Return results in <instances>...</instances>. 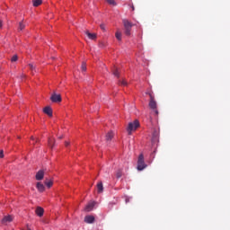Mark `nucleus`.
Here are the masks:
<instances>
[{
	"label": "nucleus",
	"instance_id": "16",
	"mask_svg": "<svg viewBox=\"0 0 230 230\" xmlns=\"http://www.w3.org/2000/svg\"><path fill=\"white\" fill-rule=\"evenodd\" d=\"M115 175L117 179H121V177H123V170L122 169L117 170V172H115Z\"/></svg>",
	"mask_w": 230,
	"mask_h": 230
},
{
	"label": "nucleus",
	"instance_id": "10",
	"mask_svg": "<svg viewBox=\"0 0 230 230\" xmlns=\"http://www.w3.org/2000/svg\"><path fill=\"white\" fill-rule=\"evenodd\" d=\"M84 222L86 224H93L94 223V217L93 216H86L84 217Z\"/></svg>",
	"mask_w": 230,
	"mask_h": 230
},
{
	"label": "nucleus",
	"instance_id": "18",
	"mask_svg": "<svg viewBox=\"0 0 230 230\" xmlns=\"http://www.w3.org/2000/svg\"><path fill=\"white\" fill-rule=\"evenodd\" d=\"M55 146V139L54 138H49V148H53Z\"/></svg>",
	"mask_w": 230,
	"mask_h": 230
},
{
	"label": "nucleus",
	"instance_id": "9",
	"mask_svg": "<svg viewBox=\"0 0 230 230\" xmlns=\"http://www.w3.org/2000/svg\"><path fill=\"white\" fill-rule=\"evenodd\" d=\"M44 179V171L40 170L37 173H36V181H42Z\"/></svg>",
	"mask_w": 230,
	"mask_h": 230
},
{
	"label": "nucleus",
	"instance_id": "5",
	"mask_svg": "<svg viewBox=\"0 0 230 230\" xmlns=\"http://www.w3.org/2000/svg\"><path fill=\"white\" fill-rule=\"evenodd\" d=\"M50 100L53 103H60L62 102V96L58 93H52Z\"/></svg>",
	"mask_w": 230,
	"mask_h": 230
},
{
	"label": "nucleus",
	"instance_id": "36",
	"mask_svg": "<svg viewBox=\"0 0 230 230\" xmlns=\"http://www.w3.org/2000/svg\"><path fill=\"white\" fill-rule=\"evenodd\" d=\"M132 10H134V6H132Z\"/></svg>",
	"mask_w": 230,
	"mask_h": 230
},
{
	"label": "nucleus",
	"instance_id": "26",
	"mask_svg": "<svg viewBox=\"0 0 230 230\" xmlns=\"http://www.w3.org/2000/svg\"><path fill=\"white\" fill-rule=\"evenodd\" d=\"M114 76H117V78H119V72L117 70V68L113 71Z\"/></svg>",
	"mask_w": 230,
	"mask_h": 230
},
{
	"label": "nucleus",
	"instance_id": "29",
	"mask_svg": "<svg viewBox=\"0 0 230 230\" xmlns=\"http://www.w3.org/2000/svg\"><path fill=\"white\" fill-rule=\"evenodd\" d=\"M119 84H120V85H127V81L123 80V81L119 82Z\"/></svg>",
	"mask_w": 230,
	"mask_h": 230
},
{
	"label": "nucleus",
	"instance_id": "25",
	"mask_svg": "<svg viewBox=\"0 0 230 230\" xmlns=\"http://www.w3.org/2000/svg\"><path fill=\"white\" fill-rule=\"evenodd\" d=\"M115 37H116V39H118L119 40H121V32H116Z\"/></svg>",
	"mask_w": 230,
	"mask_h": 230
},
{
	"label": "nucleus",
	"instance_id": "13",
	"mask_svg": "<svg viewBox=\"0 0 230 230\" xmlns=\"http://www.w3.org/2000/svg\"><path fill=\"white\" fill-rule=\"evenodd\" d=\"M36 188H37L38 191H40V193H42L46 190V187H44V184H42L40 182L37 183Z\"/></svg>",
	"mask_w": 230,
	"mask_h": 230
},
{
	"label": "nucleus",
	"instance_id": "8",
	"mask_svg": "<svg viewBox=\"0 0 230 230\" xmlns=\"http://www.w3.org/2000/svg\"><path fill=\"white\" fill-rule=\"evenodd\" d=\"M13 217H12V216H5L4 217V218L2 219V224H9V222H13Z\"/></svg>",
	"mask_w": 230,
	"mask_h": 230
},
{
	"label": "nucleus",
	"instance_id": "32",
	"mask_svg": "<svg viewBox=\"0 0 230 230\" xmlns=\"http://www.w3.org/2000/svg\"><path fill=\"white\" fill-rule=\"evenodd\" d=\"M66 146H69V142H65Z\"/></svg>",
	"mask_w": 230,
	"mask_h": 230
},
{
	"label": "nucleus",
	"instance_id": "30",
	"mask_svg": "<svg viewBox=\"0 0 230 230\" xmlns=\"http://www.w3.org/2000/svg\"><path fill=\"white\" fill-rule=\"evenodd\" d=\"M100 26H101L102 30H105V25L104 24H101Z\"/></svg>",
	"mask_w": 230,
	"mask_h": 230
},
{
	"label": "nucleus",
	"instance_id": "15",
	"mask_svg": "<svg viewBox=\"0 0 230 230\" xmlns=\"http://www.w3.org/2000/svg\"><path fill=\"white\" fill-rule=\"evenodd\" d=\"M112 137H114V132L110 131L106 134V141H112Z\"/></svg>",
	"mask_w": 230,
	"mask_h": 230
},
{
	"label": "nucleus",
	"instance_id": "33",
	"mask_svg": "<svg viewBox=\"0 0 230 230\" xmlns=\"http://www.w3.org/2000/svg\"><path fill=\"white\" fill-rule=\"evenodd\" d=\"M27 230H31V228H30V226H27Z\"/></svg>",
	"mask_w": 230,
	"mask_h": 230
},
{
	"label": "nucleus",
	"instance_id": "14",
	"mask_svg": "<svg viewBox=\"0 0 230 230\" xmlns=\"http://www.w3.org/2000/svg\"><path fill=\"white\" fill-rule=\"evenodd\" d=\"M97 191L98 193H103V182L99 181L97 183Z\"/></svg>",
	"mask_w": 230,
	"mask_h": 230
},
{
	"label": "nucleus",
	"instance_id": "27",
	"mask_svg": "<svg viewBox=\"0 0 230 230\" xmlns=\"http://www.w3.org/2000/svg\"><path fill=\"white\" fill-rule=\"evenodd\" d=\"M4 157V151L0 150V159H3Z\"/></svg>",
	"mask_w": 230,
	"mask_h": 230
},
{
	"label": "nucleus",
	"instance_id": "20",
	"mask_svg": "<svg viewBox=\"0 0 230 230\" xmlns=\"http://www.w3.org/2000/svg\"><path fill=\"white\" fill-rule=\"evenodd\" d=\"M24 28H26V25H24V23H22V22H19V30L21 31H22V30H24Z\"/></svg>",
	"mask_w": 230,
	"mask_h": 230
},
{
	"label": "nucleus",
	"instance_id": "22",
	"mask_svg": "<svg viewBox=\"0 0 230 230\" xmlns=\"http://www.w3.org/2000/svg\"><path fill=\"white\" fill-rule=\"evenodd\" d=\"M157 137H159V133L157 130H155L153 133V139H157Z\"/></svg>",
	"mask_w": 230,
	"mask_h": 230
},
{
	"label": "nucleus",
	"instance_id": "12",
	"mask_svg": "<svg viewBox=\"0 0 230 230\" xmlns=\"http://www.w3.org/2000/svg\"><path fill=\"white\" fill-rule=\"evenodd\" d=\"M85 34L87 35L88 39L91 40H96V33H91L89 31H85Z\"/></svg>",
	"mask_w": 230,
	"mask_h": 230
},
{
	"label": "nucleus",
	"instance_id": "4",
	"mask_svg": "<svg viewBox=\"0 0 230 230\" xmlns=\"http://www.w3.org/2000/svg\"><path fill=\"white\" fill-rule=\"evenodd\" d=\"M145 168H146V164H145V156L143 154H140L137 160V170L142 172V170H145Z\"/></svg>",
	"mask_w": 230,
	"mask_h": 230
},
{
	"label": "nucleus",
	"instance_id": "17",
	"mask_svg": "<svg viewBox=\"0 0 230 230\" xmlns=\"http://www.w3.org/2000/svg\"><path fill=\"white\" fill-rule=\"evenodd\" d=\"M32 4H33V6H35V7L40 6V4H42V0H33V1H32Z\"/></svg>",
	"mask_w": 230,
	"mask_h": 230
},
{
	"label": "nucleus",
	"instance_id": "21",
	"mask_svg": "<svg viewBox=\"0 0 230 230\" xmlns=\"http://www.w3.org/2000/svg\"><path fill=\"white\" fill-rule=\"evenodd\" d=\"M106 2L108 3V4H110L111 6H116V1H114V0H106Z\"/></svg>",
	"mask_w": 230,
	"mask_h": 230
},
{
	"label": "nucleus",
	"instance_id": "35",
	"mask_svg": "<svg viewBox=\"0 0 230 230\" xmlns=\"http://www.w3.org/2000/svg\"><path fill=\"white\" fill-rule=\"evenodd\" d=\"M126 202H128V199H126Z\"/></svg>",
	"mask_w": 230,
	"mask_h": 230
},
{
	"label": "nucleus",
	"instance_id": "3",
	"mask_svg": "<svg viewBox=\"0 0 230 230\" xmlns=\"http://www.w3.org/2000/svg\"><path fill=\"white\" fill-rule=\"evenodd\" d=\"M122 22L125 28V35H127L128 37L130 36V31H132V27L134 25L127 19H124Z\"/></svg>",
	"mask_w": 230,
	"mask_h": 230
},
{
	"label": "nucleus",
	"instance_id": "24",
	"mask_svg": "<svg viewBox=\"0 0 230 230\" xmlns=\"http://www.w3.org/2000/svg\"><path fill=\"white\" fill-rule=\"evenodd\" d=\"M81 69L82 71H87V65H85V63H82Z\"/></svg>",
	"mask_w": 230,
	"mask_h": 230
},
{
	"label": "nucleus",
	"instance_id": "23",
	"mask_svg": "<svg viewBox=\"0 0 230 230\" xmlns=\"http://www.w3.org/2000/svg\"><path fill=\"white\" fill-rule=\"evenodd\" d=\"M18 58L17 55H13L11 58V62H17Z\"/></svg>",
	"mask_w": 230,
	"mask_h": 230
},
{
	"label": "nucleus",
	"instance_id": "7",
	"mask_svg": "<svg viewBox=\"0 0 230 230\" xmlns=\"http://www.w3.org/2000/svg\"><path fill=\"white\" fill-rule=\"evenodd\" d=\"M43 112L45 114H47V116H49V118H51L53 116V110L51 109V107L49 106H46L44 109H43Z\"/></svg>",
	"mask_w": 230,
	"mask_h": 230
},
{
	"label": "nucleus",
	"instance_id": "2",
	"mask_svg": "<svg viewBox=\"0 0 230 230\" xmlns=\"http://www.w3.org/2000/svg\"><path fill=\"white\" fill-rule=\"evenodd\" d=\"M138 127H139L138 120L129 122L127 128L128 136L132 135V132H134V130H137Z\"/></svg>",
	"mask_w": 230,
	"mask_h": 230
},
{
	"label": "nucleus",
	"instance_id": "34",
	"mask_svg": "<svg viewBox=\"0 0 230 230\" xmlns=\"http://www.w3.org/2000/svg\"><path fill=\"white\" fill-rule=\"evenodd\" d=\"M63 137H64L63 136L58 137L59 139H62Z\"/></svg>",
	"mask_w": 230,
	"mask_h": 230
},
{
	"label": "nucleus",
	"instance_id": "31",
	"mask_svg": "<svg viewBox=\"0 0 230 230\" xmlns=\"http://www.w3.org/2000/svg\"><path fill=\"white\" fill-rule=\"evenodd\" d=\"M0 28H3V21L0 20Z\"/></svg>",
	"mask_w": 230,
	"mask_h": 230
},
{
	"label": "nucleus",
	"instance_id": "1",
	"mask_svg": "<svg viewBox=\"0 0 230 230\" xmlns=\"http://www.w3.org/2000/svg\"><path fill=\"white\" fill-rule=\"evenodd\" d=\"M150 97L149 108L155 111V116L159 115V111H157V102H155V97L153 96L152 93H146Z\"/></svg>",
	"mask_w": 230,
	"mask_h": 230
},
{
	"label": "nucleus",
	"instance_id": "11",
	"mask_svg": "<svg viewBox=\"0 0 230 230\" xmlns=\"http://www.w3.org/2000/svg\"><path fill=\"white\" fill-rule=\"evenodd\" d=\"M35 213L38 217H43L44 216V208L41 207H38L35 210Z\"/></svg>",
	"mask_w": 230,
	"mask_h": 230
},
{
	"label": "nucleus",
	"instance_id": "28",
	"mask_svg": "<svg viewBox=\"0 0 230 230\" xmlns=\"http://www.w3.org/2000/svg\"><path fill=\"white\" fill-rule=\"evenodd\" d=\"M29 67H30V69H31V71H33V69H35V66H33V64H29Z\"/></svg>",
	"mask_w": 230,
	"mask_h": 230
},
{
	"label": "nucleus",
	"instance_id": "6",
	"mask_svg": "<svg viewBox=\"0 0 230 230\" xmlns=\"http://www.w3.org/2000/svg\"><path fill=\"white\" fill-rule=\"evenodd\" d=\"M94 206H96V202L95 201H90L84 208V211H87L88 213L90 211H93V209L94 208Z\"/></svg>",
	"mask_w": 230,
	"mask_h": 230
},
{
	"label": "nucleus",
	"instance_id": "19",
	"mask_svg": "<svg viewBox=\"0 0 230 230\" xmlns=\"http://www.w3.org/2000/svg\"><path fill=\"white\" fill-rule=\"evenodd\" d=\"M45 185L48 187V188H51V186H53V181H48L46 180L45 181Z\"/></svg>",
	"mask_w": 230,
	"mask_h": 230
}]
</instances>
